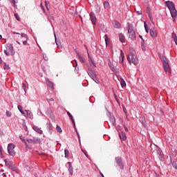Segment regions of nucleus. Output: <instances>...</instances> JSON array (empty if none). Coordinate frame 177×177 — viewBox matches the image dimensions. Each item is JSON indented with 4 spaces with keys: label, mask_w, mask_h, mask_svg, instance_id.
Listing matches in <instances>:
<instances>
[{
    "label": "nucleus",
    "mask_w": 177,
    "mask_h": 177,
    "mask_svg": "<svg viewBox=\"0 0 177 177\" xmlns=\"http://www.w3.org/2000/svg\"><path fill=\"white\" fill-rule=\"evenodd\" d=\"M158 56L161 62H162L164 71L165 73H171V67L169 66L168 60H167V57H164V55H161V53H158Z\"/></svg>",
    "instance_id": "obj_1"
},
{
    "label": "nucleus",
    "mask_w": 177,
    "mask_h": 177,
    "mask_svg": "<svg viewBox=\"0 0 177 177\" xmlns=\"http://www.w3.org/2000/svg\"><path fill=\"white\" fill-rule=\"evenodd\" d=\"M127 60L129 63H133L135 66H137V64H139V60L138 59V56L136 54L133 53H130L129 56L127 57Z\"/></svg>",
    "instance_id": "obj_2"
},
{
    "label": "nucleus",
    "mask_w": 177,
    "mask_h": 177,
    "mask_svg": "<svg viewBox=\"0 0 177 177\" xmlns=\"http://www.w3.org/2000/svg\"><path fill=\"white\" fill-rule=\"evenodd\" d=\"M4 53L6 56H13L15 55V50L13 49V45L10 44H7L6 45V48L4 49Z\"/></svg>",
    "instance_id": "obj_3"
},
{
    "label": "nucleus",
    "mask_w": 177,
    "mask_h": 177,
    "mask_svg": "<svg viewBox=\"0 0 177 177\" xmlns=\"http://www.w3.org/2000/svg\"><path fill=\"white\" fill-rule=\"evenodd\" d=\"M128 34H129V38H131L133 41H134V39H136V33L133 30V26L131 24H129Z\"/></svg>",
    "instance_id": "obj_4"
},
{
    "label": "nucleus",
    "mask_w": 177,
    "mask_h": 177,
    "mask_svg": "<svg viewBox=\"0 0 177 177\" xmlns=\"http://www.w3.org/2000/svg\"><path fill=\"white\" fill-rule=\"evenodd\" d=\"M8 151L10 156H15L16 152L15 151V145L12 143L8 144Z\"/></svg>",
    "instance_id": "obj_5"
},
{
    "label": "nucleus",
    "mask_w": 177,
    "mask_h": 177,
    "mask_svg": "<svg viewBox=\"0 0 177 177\" xmlns=\"http://www.w3.org/2000/svg\"><path fill=\"white\" fill-rule=\"evenodd\" d=\"M88 75H89V77H91V78H92V80H93V81H95V82H96V84L99 83V81L97 80V79L96 78V74H95L93 73V71L88 69L87 71Z\"/></svg>",
    "instance_id": "obj_6"
},
{
    "label": "nucleus",
    "mask_w": 177,
    "mask_h": 177,
    "mask_svg": "<svg viewBox=\"0 0 177 177\" xmlns=\"http://www.w3.org/2000/svg\"><path fill=\"white\" fill-rule=\"evenodd\" d=\"M27 142L28 143H33V144L41 143V140L39 138H33V139H27Z\"/></svg>",
    "instance_id": "obj_7"
},
{
    "label": "nucleus",
    "mask_w": 177,
    "mask_h": 177,
    "mask_svg": "<svg viewBox=\"0 0 177 177\" xmlns=\"http://www.w3.org/2000/svg\"><path fill=\"white\" fill-rule=\"evenodd\" d=\"M90 19L91 20L92 24H93L94 26L96 25L97 19H96V15H95V13L93 12L90 13Z\"/></svg>",
    "instance_id": "obj_8"
},
{
    "label": "nucleus",
    "mask_w": 177,
    "mask_h": 177,
    "mask_svg": "<svg viewBox=\"0 0 177 177\" xmlns=\"http://www.w3.org/2000/svg\"><path fill=\"white\" fill-rule=\"evenodd\" d=\"M116 162L118 164L120 169H124V165L122 164V160H121V158H116Z\"/></svg>",
    "instance_id": "obj_9"
},
{
    "label": "nucleus",
    "mask_w": 177,
    "mask_h": 177,
    "mask_svg": "<svg viewBox=\"0 0 177 177\" xmlns=\"http://www.w3.org/2000/svg\"><path fill=\"white\" fill-rule=\"evenodd\" d=\"M26 113V117L27 118H30V120H34V115L32 114V112L28 110H25Z\"/></svg>",
    "instance_id": "obj_10"
},
{
    "label": "nucleus",
    "mask_w": 177,
    "mask_h": 177,
    "mask_svg": "<svg viewBox=\"0 0 177 177\" xmlns=\"http://www.w3.org/2000/svg\"><path fill=\"white\" fill-rule=\"evenodd\" d=\"M170 13H171V17H173L174 21H175V19H176V16H177L176 9L174 8L173 10H170Z\"/></svg>",
    "instance_id": "obj_11"
},
{
    "label": "nucleus",
    "mask_w": 177,
    "mask_h": 177,
    "mask_svg": "<svg viewBox=\"0 0 177 177\" xmlns=\"http://www.w3.org/2000/svg\"><path fill=\"white\" fill-rule=\"evenodd\" d=\"M149 33L152 38H157V30L156 29H151Z\"/></svg>",
    "instance_id": "obj_12"
},
{
    "label": "nucleus",
    "mask_w": 177,
    "mask_h": 177,
    "mask_svg": "<svg viewBox=\"0 0 177 177\" xmlns=\"http://www.w3.org/2000/svg\"><path fill=\"white\" fill-rule=\"evenodd\" d=\"M167 8L169 9V10H172L175 9V4H174L173 2L169 1L167 3Z\"/></svg>",
    "instance_id": "obj_13"
},
{
    "label": "nucleus",
    "mask_w": 177,
    "mask_h": 177,
    "mask_svg": "<svg viewBox=\"0 0 177 177\" xmlns=\"http://www.w3.org/2000/svg\"><path fill=\"white\" fill-rule=\"evenodd\" d=\"M157 153L160 161H164V156L162 155V151L160 149H158Z\"/></svg>",
    "instance_id": "obj_14"
},
{
    "label": "nucleus",
    "mask_w": 177,
    "mask_h": 177,
    "mask_svg": "<svg viewBox=\"0 0 177 177\" xmlns=\"http://www.w3.org/2000/svg\"><path fill=\"white\" fill-rule=\"evenodd\" d=\"M87 54H88V57L89 59L88 62H89L91 66H92V64H93V66L94 67H96V64L95 63V62H93V59H92V57H91V55H89V53H87Z\"/></svg>",
    "instance_id": "obj_15"
},
{
    "label": "nucleus",
    "mask_w": 177,
    "mask_h": 177,
    "mask_svg": "<svg viewBox=\"0 0 177 177\" xmlns=\"http://www.w3.org/2000/svg\"><path fill=\"white\" fill-rule=\"evenodd\" d=\"M67 164L68 165H69L68 171L70 172L71 175H73L74 174V169L73 168V165H71V162H68Z\"/></svg>",
    "instance_id": "obj_16"
},
{
    "label": "nucleus",
    "mask_w": 177,
    "mask_h": 177,
    "mask_svg": "<svg viewBox=\"0 0 177 177\" xmlns=\"http://www.w3.org/2000/svg\"><path fill=\"white\" fill-rule=\"evenodd\" d=\"M32 129L34 130V131H35L36 132H37V133H39V135H42V133H43V131H42V130H41L38 127H37V126H33L32 127Z\"/></svg>",
    "instance_id": "obj_17"
},
{
    "label": "nucleus",
    "mask_w": 177,
    "mask_h": 177,
    "mask_svg": "<svg viewBox=\"0 0 177 177\" xmlns=\"http://www.w3.org/2000/svg\"><path fill=\"white\" fill-rule=\"evenodd\" d=\"M110 120V124L112 127H115L116 123H115V118H114L113 116L109 118Z\"/></svg>",
    "instance_id": "obj_18"
},
{
    "label": "nucleus",
    "mask_w": 177,
    "mask_h": 177,
    "mask_svg": "<svg viewBox=\"0 0 177 177\" xmlns=\"http://www.w3.org/2000/svg\"><path fill=\"white\" fill-rule=\"evenodd\" d=\"M54 37H55V41L57 46H58V48H62V43L57 41V38L56 37V33H54Z\"/></svg>",
    "instance_id": "obj_19"
},
{
    "label": "nucleus",
    "mask_w": 177,
    "mask_h": 177,
    "mask_svg": "<svg viewBox=\"0 0 177 177\" xmlns=\"http://www.w3.org/2000/svg\"><path fill=\"white\" fill-rule=\"evenodd\" d=\"M119 39L122 44H124L125 42V36H124V34L120 33L119 34Z\"/></svg>",
    "instance_id": "obj_20"
},
{
    "label": "nucleus",
    "mask_w": 177,
    "mask_h": 177,
    "mask_svg": "<svg viewBox=\"0 0 177 177\" xmlns=\"http://www.w3.org/2000/svg\"><path fill=\"white\" fill-rule=\"evenodd\" d=\"M103 6L104 9L109 10V9H110V3H109V1H104Z\"/></svg>",
    "instance_id": "obj_21"
},
{
    "label": "nucleus",
    "mask_w": 177,
    "mask_h": 177,
    "mask_svg": "<svg viewBox=\"0 0 177 177\" xmlns=\"http://www.w3.org/2000/svg\"><path fill=\"white\" fill-rule=\"evenodd\" d=\"M119 136L121 140H127V136L125 135V133L121 132L120 133H119Z\"/></svg>",
    "instance_id": "obj_22"
},
{
    "label": "nucleus",
    "mask_w": 177,
    "mask_h": 177,
    "mask_svg": "<svg viewBox=\"0 0 177 177\" xmlns=\"http://www.w3.org/2000/svg\"><path fill=\"white\" fill-rule=\"evenodd\" d=\"M124 59H125V56L124 55V52H122V50H120V63H124Z\"/></svg>",
    "instance_id": "obj_23"
},
{
    "label": "nucleus",
    "mask_w": 177,
    "mask_h": 177,
    "mask_svg": "<svg viewBox=\"0 0 177 177\" xmlns=\"http://www.w3.org/2000/svg\"><path fill=\"white\" fill-rule=\"evenodd\" d=\"M113 27L115 28H120V27H121V24H120V22H118L117 21H114L113 22Z\"/></svg>",
    "instance_id": "obj_24"
},
{
    "label": "nucleus",
    "mask_w": 177,
    "mask_h": 177,
    "mask_svg": "<svg viewBox=\"0 0 177 177\" xmlns=\"http://www.w3.org/2000/svg\"><path fill=\"white\" fill-rule=\"evenodd\" d=\"M5 164L6 166L8 168V169H10V168H12V166L13 165V164H12V162L8 161L6 160H5Z\"/></svg>",
    "instance_id": "obj_25"
},
{
    "label": "nucleus",
    "mask_w": 177,
    "mask_h": 177,
    "mask_svg": "<svg viewBox=\"0 0 177 177\" xmlns=\"http://www.w3.org/2000/svg\"><path fill=\"white\" fill-rule=\"evenodd\" d=\"M67 114H68V117L71 118L72 123L75 127V120H74V117H73V115H71V113L68 111L67 112Z\"/></svg>",
    "instance_id": "obj_26"
},
{
    "label": "nucleus",
    "mask_w": 177,
    "mask_h": 177,
    "mask_svg": "<svg viewBox=\"0 0 177 177\" xmlns=\"http://www.w3.org/2000/svg\"><path fill=\"white\" fill-rule=\"evenodd\" d=\"M120 85L122 88L127 86V83H125V80H124L122 78H120Z\"/></svg>",
    "instance_id": "obj_27"
},
{
    "label": "nucleus",
    "mask_w": 177,
    "mask_h": 177,
    "mask_svg": "<svg viewBox=\"0 0 177 177\" xmlns=\"http://www.w3.org/2000/svg\"><path fill=\"white\" fill-rule=\"evenodd\" d=\"M77 55L79 57L80 62H81L82 63H85V59H84V57H82V56H81V55H80V53H77Z\"/></svg>",
    "instance_id": "obj_28"
},
{
    "label": "nucleus",
    "mask_w": 177,
    "mask_h": 177,
    "mask_svg": "<svg viewBox=\"0 0 177 177\" xmlns=\"http://www.w3.org/2000/svg\"><path fill=\"white\" fill-rule=\"evenodd\" d=\"M19 139H20L24 143H25L26 147H28V145L27 144V141H26V139L24 138V137L20 136H19Z\"/></svg>",
    "instance_id": "obj_29"
},
{
    "label": "nucleus",
    "mask_w": 177,
    "mask_h": 177,
    "mask_svg": "<svg viewBox=\"0 0 177 177\" xmlns=\"http://www.w3.org/2000/svg\"><path fill=\"white\" fill-rule=\"evenodd\" d=\"M47 85L48 86H49L50 88H52L53 89L54 86H53V83L49 80H47Z\"/></svg>",
    "instance_id": "obj_30"
},
{
    "label": "nucleus",
    "mask_w": 177,
    "mask_h": 177,
    "mask_svg": "<svg viewBox=\"0 0 177 177\" xmlns=\"http://www.w3.org/2000/svg\"><path fill=\"white\" fill-rule=\"evenodd\" d=\"M141 45H142V49L145 52L146 51V46H145V40H142L141 41Z\"/></svg>",
    "instance_id": "obj_31"
},
{
    "label": "nucleus",
    "mask_w": 177,
    "mask_h": 177,
    "mask_svg": "<svg viewBox=\"0 0 177 177\" xmlns=\"http://www.w3.org/2000/svg\"><path fill=\"white\" fill-rule=\"evenodd\" d=\"M64 154H65L66 158H68V156H70V151H68V149L64 150Z\"/></svg>",
    "instance_id": "obj_32"
},
{
    "label": "nucleus",
    "mask_w": 177,
    "mask_h": 177,
    "mask_svg": "<svg viewBox=\"0 0 177 177\" xmlns=\"http://www.w3.org/2000/svg\"><path fill=\"white\" fill-rule=\"evenodd\" d=\"M172 38H173L174 42L177 41V37H176V34H175V32L172 33Z\"/></svg>",
    "instance_id": "obj_33"
},
{
    "label": "nucleus",
    "mask_w": 177,
    "mask_h": 177,
    "mask_svg": "<svg viewBox=\"0 0 177 177\" xmlns=\"http://www.w3.org/2000/svg\"><path fill=\"white\" fill-rule=\"evenodd\" d=\"M56 129H57V132H59V133L63 132V130H62V127H60V126H59V125H57Z\"/></svg>",
    "instance_id": "obj_34"
},
{
    "label": "nucleus",
    "mask_w": 177,
    "mask_h": 177,
    "mask_svg": "<svg viewBox=\"0 0 177 177\" xmlns=\"http://www.w3.org/2000/svg\"><path fill=\"white\" fill-rule=\"evenodd\" d=\"M21 37L22 38H24L25 39H26V41H28V37H27V35L22 33V34H21Z\"/></svg>",
    "instance_id": "obj_35"
},
{
    "label": "nucleus",
    "mask_w": 177,
    "mask_h": 177,
    "mask_svg": "<svg viewBox=\"0 0 177 177\" xmlns=\"http://www.w3.org/2000/svg\"><path fill=\"white\" fill-rule=\"evenodd\" d=\"M18 109L19 110L20 113H21V114H24V112H23V106H21V105H18Z\"/></svg>",
    "instance_id": "obj_36"
},
{
    "label": "nucleus",
    "mask_w": 177,
    "mask_h": 177,
    "mask_svg": "<svg viewBox=\"0 0 177 177\" xmlns=\"http://www.w3.org/2000/svg\"><path fill=\"white\" fill-rule=\"evenodd\" d=\"M10 169L14 171L15 172H17V168H16V167H14L13 165H12Z\"/></svg>",
    "instance_id": "obj_37"
},
{
    "label": "nucleus",
    "mask_w": 177,
    "mask_h": 177,
    "mask_svg": "<svg viewBox=\"0 0 177 177\" xmlns=\"http://www.w3.org/2000/svg\"><path fill=\"white\" fill-rule=\"evenodd\" d=\"M144 27H145V31H146V32H149V28H147V25L146 24V22H145V24H144Z\"/></svg>",
    "instance_id": "obj_38"
},
{
    "label": "nucleus",
    "mask_w": 177,
    "mask_h": 177,
    "mask_svg": "<svg viewBox=\"0 0 177 177\" xmlns=\"http://www.w3.org/2000/svg\"><path fill=\"white\" fill-rule=\"evenodd\" d=\"M22 88H23L25 93H27V89L26 88V84H24V83L22 84Z\"/></svg>",
    "instance_id": "obj_39"
},
{
    "label": "nucleus",
    "mask_w": 177,
    "mask_h": 177,
    "mask_svg": "<svg viewBox=\"0 0 177 177\" xmlns=\"http://www.w3.org/2000/svg\"><path fill=\"white\" fill-rule=\"evenodd\" d=\"M104 38H105V42L107 45V44H109V37H107V35H105Z\"/></svg>",
    "instance_id": "obj_40"
},
{
    "label": "nucleus",
    "mask_w": 177,
    "mask_h": 177,
    "mask_svg": "<svg viewBox=\"0 0 177 177\" xmlns=\"http://www.w3.org/2000/svg\"><path fill=\"white\" fill-rule=\"evenodd\" d=\"M149 19L151 21V23H153V24H154V21H153V16H151L150 14H149Z\"/></svg>",
    "instance_id": "obj_41"
},
{
    "label": "nucleus",
    "mask_w": 177,
    "mask_h": 177,
    "mask_svg": "<svg viewBox=\"0 0 177 177\" xmlns=\"http://www.w3.org/2000/svg\"><path fill=\"white\" fill-rule=\"evenodd\" d=\"M6 115L7 117H11L12 116V113H10V111H6Z\"/></svg>",
    "instance_id": "obj_42"
},
{
    "label": "nucleus",
    "mask_w": 177,
    "mask_h": 177,
    "mask_svg": "<svg viewBox=\"0 0 177 177\" xmlns=\"http://www.w3.org/2000/svg\"><path fill=\"white\" fill-rule=\"evenodd\" d=\"M9 68H10V67H9V65L5 64H4V70H9Z\"/></svg>",
    "instance_id": "obj_43"
},
{
    "label": "nucleus",
    "mask_w": 177,
    "mask_h": 177,
    "mask_svg": "<svg viewBox=\"0 0 177 177\" xmlns=\"http://www.w3.org/2000/svg\"><path fill=\"white\" fill-rule=\"evenodd\" d=\"M171 165H173V167H174V168H175V169H177V165L175 162H172Z\"/></svg>",
    "instance_id": "obj_44"
},
{
    "label": "nucleus",
    "mask_w": 177,
    "mask_h": 177,
    "mask_svg": "<svg viewBox=\"0 0 177 177\" xmlns=\"http://www.w3.org/2000/svg\"><path fill=\"white\" fill-rule=\"evenodd\" d=\"M10 1L11 3H13V6H15V5H16V2H17V0H10Z\"/></svg>",
    "instance_id": "obj_45"
},
{
    "label": "nucleus",
    "mask_w": 177,
    "mask_h": 177,
    "mask_svg": "<svg viewBox=\"0 0 177 177\" xmlns=\"http://www.w3.org/2000/svg\"><path fill=\"white\" fill-rule=\"evenodd\" d=\"M15 19H17V20H20V17H19V14H17V13H15Z\"/></svg>",
    "instance_id": "obj_46"
},
{
    "label": "nucleus",
    "mask_w": 177,
    "mask_h": 177,
    "mask_svg": "<svg viewBox=\"0 0 177 177\" xmlns=\"http://www.w3.org/2000/svg\"><path fill=\"white\" fill-rule=\"evenodd\" d=\"M82 151L84 153V154L86 156V157H87L88 158V152L84 149L82 150Z\"/></svg>",
    "instance_id": "obj_47"
},
{
    "label": "nucleus",
    "mask_w": 177,
    "mask_h": 177,
    "mask_svg": "<svg viewBox=\"0 0 177 177\" xmlns=\"http://www.w3.org/2000/svg\"><path fill=\"white\" fill-rule=\"evenodd\" d=\"M43 57H44V60H46V62H48V57L46 56V55L43 54Z\"/></svg>",
    "instance_id": "obj_48"
},
{
    "label": "nucleus",
    "mask_w": 177,
    "mask_h": 177,
    "mask_svg": "<svg viewBox=\"0 0 177 177\" xmlns=\"http://www.w3.org/2000/svg\"><path fill=\"white\" fill-rule=\"evenodd\" d=\"M27 39H25L24 41V42H23V44L24 45H27Z\"/></svg>",
    "instance_id": "obj_49"
},
{
    "label": "nucleus",
    "mask_w": 177,
    "mask_h": 177,
    "mask_svg": "<svg viewBox=\"0 0 177 177\" xmlns=\"http://www.w3.org/2000/svg\"><path fill=\"white\" fill-rule=\"evenodd\" d=\"M41 8L42 9L43 12H45V8H44V6L41 4Z\"/></svg>",
    "instance_id": "obj_50"
},
{
    "label": "nucleus",
    "mask_w": 177,
    "mask_h": 177,
    "mask_svg": "<svg viewBox=\"0 0 177 177\" xmlns=\"http://www.w3.org/2000/svg\"><path fill=\"white\" fill-rule=\"evenodd\" d=\"M0 157H2V149L0 147Z\"/></svg>",
    "instance_id": "obj_51"
},
{
    "label": "nucleus",
    "mask_w": 177,
    "mask_h": 177,
    "mask_svg": "<svg viewBox=\"0 0 177 177\" xmlns=\"http://www.w3.org/2000/svg\"><path fill=\"white\" fill-rule=\"evenodd\" d=\"M138 15H142V10L137 11Z\"/></svg>",
    "instance_id": "obj_52"
},
{
    "label": "nucleus",
    "mask_w": 177,
    "mask_h": 177,
    "mask_svg": "<svg viewBox=\"0 0 177 177\" xmlns=\"http://www.w3.org/2000/svg\"><path fill=\"white\" fill-rule=\"evenodd\" d=\"M124 129L126 131V132H128V127H127V126H124Z\"/></svg>",
    "instance_id": "obj_53"
},
{
    "label": "nucleus",
    "mask_w": 177,
    "mask_h": 177,
    "mask_svg": "<svg viewBox=\"0 0 177 177\" xmlns=\"http://www.w3.org/2000/svg\"><path fill=\"white\" fill-rule=\"evenodd\" d=\"M100 174L101 175V177H104V175H103V173H102V171H100Z\"/></svg>",
    "instance_id": "obj_54"
},
{
    "label": "nucleus",
    "mask_w": 177,
    "mask_h": 177,
    "mask_svg": "<svg viewBox=\"0 0 177 177\" xmlns=\"http://www.w3.org/2000/svg\"><path fill=\"white\" fill-rule=\"evenodd\" d=\"M53 101H54L53 98L48 99V102H53Z\"/></svg>",
    "instance_id": "obj_55"
},
{
    "label": "nucleus",
    "mask_w": 177,
    "mask_h": 177,
    "mask_svg": "<svg viewBox=\"0 0 177 177\" xmlns=\"http://www.w3.org/2000/svg\"><path fill=\"white\" fill-rule=\"evenodd\" d=\"M45 5H46V7L47 9H48V3H46V1H45Z\"/></svg>",
    "instance_id": "obj_56"
},
{
    "label": "nucleus",
    "mask_w": 177,
    "mask_h": 177,
    "mask_svg": "<svg viewBox=\"0 0 177 177\" xmlns=\"http://www.w3.org/2000/svg\"><path fill=\"white\" fill-rule=\"evenodd\" d=\"M140 38H141L142 41H145V40L143 39V37H142V36H140Z\"/></svg>",
    "instance_id": "obj_57"
},
{
    "label": "nucleus",
    "mask_w": 177,
    "mask_h": 177,
    "mask_svg": "<svg viewBox=\"0 0 177 177\" xmlns=\"http://www.w3.org/2000/svg\"><path fill=\"white\" fill-rule=\"evenodd\" d=\"M2 176H6V174L5 173H3Z\"/></svg>",
    "instance_id": "obj_58"
},
{
    "label": "nucleus",
    "mask_w": 177,
    "mask_h": 177,
    "mask_svg": "<svg viewBox=\"0 0 177 177\" xmlns=\"http://www.w3.org/2000/svg\"><path fill=\"white\" fill-rule=\"evenodd\" d=\"M13 34H19V33H18V32H13Z\"/></svg>",
    "instance_id": "obj_59"
},
{
    "label": "nucleus",
    "mask_w": 177,
    "mask_h": 177,
    "mask_svg": "<svg viewBox=\"0 0 177 177\" xmlns=\"http://www.w3.org/2000/svg\"><path fill=\"white\" fill-rule=\"evenodd\" d=\"M48 128L49 129H50V124H48Z\"/></svg>",
    "instance_id": "obj_60"
},
{
    "label": "nucleus",
    "mask_w": 177,
    "mask_h": 177,
    "mask_svg": "<svg viewBox=\"0 0 177 177\" xmlns=\"http://www.w3.org/2000/svg\"><path fill=\"white\" fill-rule=\"evenodd\" d=\"M0 39H2V35H0Z\"/></svg>",
    "instance_id": "obj_61"
},
{
    "label": "nucleus",
    "mask_w": 177,
    "mask_h": 177,
    "mask_svg": "<svg viewBox=\"0 0 177 177\" xmlns=\"http://www.w3.org/2000/svg\"><path fill=\"white\" fill-rule=\"evenodd\" d=\"M2 63V59H0V64Z\"/></svg>",
    "instance_id": "obj_62"
},
{
    "label": "nucleus",
    "mask_w": 177,
    "mask_h": 177,
    "mask_svg": "<svg viewBox=\"0 0 177 177\" xmlns=\"http://www.w3.org/2000/svg\"><path fill=\"white\" fill-rule=\"evenodd\" d=\"M19 45H20V43L19 41H17Z\"/></svg>",
    "instance_id": "obj_63"
},
{
    "label": "nucleus",
    "mask_w": 177,
    "mask_h": 177,
    "mask_svg": "<svg viewBox=\"0 0 177 177\" xmlns=\"http://www.w3.org/2000/svg\"><path fill=\"white\" fill-rule=\"evenodd\" d=\"M156 177H160V176L158 175Z\"/></svg>",
    "instance_id": "obj_64"
}]
</instances>
